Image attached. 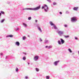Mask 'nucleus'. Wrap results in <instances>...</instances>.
<instances>
[{
    "label": "nucleus",
    "mask_w": 79,
    "mask_h": 79,
    "mask_svg": "<svg viewBox=\"0 0 79 79\" xmlns=\"http://www.w3.org/2000/svg\"><path fill=\"white\" fill-rule=\"evenodd\" d=\"M23 60H26V57H23Z\"/></svg>",
    "instance_id": "20"
},
{
    "label": "nucleus",
    "mask_w": 79,
    "mask_h": 79,
    "mask_svg": "<svg viewBox=\"0 0 79 79\" xmlns=\"http://www.w3.org/2000/svg\"><path fill=\"white\" fill-rule=\"evenodd\" d=\"M25 79H27L28 78V77H25Z\"/></svg>",
    "instance_id": "34"
},
{
    "label": "nucleus",
    "mask_w": 79,
    "mask_h": 79,
    "mask_svg": "<svg viewBox=\"0 0 79 79\" xmlns=\"http://www.w3.org/2000/svg\"><path fill=\"white\" fill-rule=\"evenodd\" d=\"M0 54H1V55H3V53H1Z\"/></svg>",
    "instance_id": "37"
},
{
    "label": "nucleus",
    "mask_w": 79,
    "mask_h": 79,
    "mask_svg": "<svg viewBox=\"0 0 79 79\" xmlns=\"http://www.w3.org/2000/svg\"><path fill=\"white\" fill-rule=\"evenodd\" d=\"M28 64H29V63H28Z\"/></svg>",
    "instance_id": "40"
},
{
    "label": "nucleus",
    "mask_w": 79,
    "mask_h": 79,
    "mask_svg": "<svg viewBox=\"0 0 79 79\" xmlns=\"http://www.w3.org/2000/svg\"><path fill=\"white\" fill-rule=\"evenodd\" d=\"M36 71L37 72H38L39 71V69L38 68H36Z\"/></svg>",
    "instance_id": "15"
},
{
    "label": "nucleus",
    "mask_w": 79,
    "mask_h": 79,
    "mask_svg": "<svg viewBox=\"0 0 79 79\" xmlns=\"http://www.w3.org/2000/svg\"><path fill=\"white\" fill-rule=\"evenodd\" d=\"M50 24H51V26H54V24L52 22H50Z\"/></svg>",
    "instance_id": "10"
},
{
    "label": "nucleus",
    "mask_w": 79,
    "mask_h": 79,
    "mask_svg": "<svg viewBox=\"0 0 79 79\" xmlns=\"http://www.w3.org/2000/svg\"><path fill=\"white\" fill-rule=\"evenodd\" d=\"M15 45H17V46H19L20 44H19V42L17 41L15 43Z\"/></svg>",
    "instance_id": "7"
},
{
    "label": "nucleus",
    "mask_w": 79,
    "mask_h": 79,
    "mask_svg": "<svg viewBox=\"0 0 79 79\" xmlns=\"http://www.w3.org/2000/svg\"><path fill=\"white\" fill-rule=\"evenodd\" d=\"M77 9H78V7H74L73 8V10H77Z\"/></svg>",
    "instance_id": "9"
},
{
    "label": "nucleus",
    "mask_w": 79,
    "mask_h": 79,
    "mask_svg": "<svg viewBox=\"0 0 79 79\" xmlns=\"http://www.w3.org/2000/svg\"><path fill=\"white\" fill-rule=\"evenodd\" d=\"M52 48V46H48V48Z\"/></svg>",
    "instance_id": "21"
},
{
    "label": "nucleus",
    "mask_w": 79,
    "mask_h": 79,
    "mask_svg": "<svg viewBox=\"0 0 79 79\" xmlns=\"http://www.w3.org/2000/svg\"><path fill=\"white\" fill-rule=\"evenodd\" d=\"M15 70H16V71L18 72V68H16Z\"/></svg>",
    "instance_id": "23"
},
{
    "label": "nucleus",
    "mask_w": 79,
    "mask_h": 79,
    "mask_svg": "<svg viewBox=\"0 0 79 79\" xmlns=\"http://www.w3.org/2000/svg\"><path fill=\"white\" fill-rule=\"evenodd\" d=\"M41 41H42V40H41V39L40 38Z\"/></svg>",
    "instance_id": "39"
},
{
    "label": "nucleus",
    "mask_w": 79,
    "mask_h": 79,
    "mask_svg": "<svg viewBox=\"0 0 79 79\" xmlns=\"http://www.w3.org/2000/svg\"><path fill=\"white\" fill-rule=\"evenodd\" d=\"M64 26L65 27H67V25H64Z\"/></svg>",
    "instance_id": "31"
},
{
    "label": "nucleus",
    "mask_w": 79,
    "mask_h": 79,
    "mask_svg": "<svg viewBox=\"0 0 79 79\" xmlns=\"http://www.w3.org/2000/svg\"><path fill=\"white\" fill-rule=\"evenodd\" d=\"M13 37V35H10L6 36V37Z\"/></svg>",
    "instance_id": "11"
},
{
    "label": "nucleus",
    "mask_w": 79,
    "mask_h": 79,
    "mask_svg": "<svg viewBox=\"0 0 79 79\" xmlns=\"http://www.w3.org/2000/svg\"><path fill=\"white\" fill-rule=\"evenodd\" d=\"M38 29L40 31V32H42V30H41V29H40V27H39L38 28Z\"/></svg>",
    "instance_id": "14"
},
{
    "label": "nucleus",
    "mask_w": 79,
    "mask_h": 79,
    "mask_svg": "<svg viewBox=\"0 0 79 79\" xmlns=\"http://www.w3.org/2000/svg\"><path fill=\"white\" fill-rule=\"evenodd\" d=\"M59 61H57L54 62V65H55V66H56V65H57V63H59Z\"/></svg>",
    "instance_id": "6"
},
{
    "label": "nucleus",
    "mask_w": 79,
    "mask_h": 79,
    "mask_svg": "<svg viewBox=\"0 0 79 79\" xmlns=\"http://www.w3.org/2000/svg\"><path fill=\"white\" fill-rule=\"evenodd\" d=\"M47 1H48L49 3H50L51 2V1L50 0H47Z\"/></svg>",
    "instance_id": "25"
},
{
    "label": "nucleus",
    "mask_w": 79,
    "mask_h": 79,
    "mask_svg": "<svg viewBox=\"0 0 79 79\" xmlns=\"http://www.w3.org/2000/svg\"><path fill=\"white\" fill-rule=\"evenodd\" d=\"M40 8V5L34 8H28L27 9V10H39Z\"/></svg>",
    "instance_id": "1"
},
{
    "label": "nucleus",
    "mask_w": 79,
    "mask_h": 79,
    "mask_svg": "<svg viewBox=\"0 0 79 79\" xmlns=\"http://www.w3.org/2000/svg\"><path fill=\"white\" fill-rule=\"evenodd\" d=\"M53 26H54V29H57V27H56V26H55V25H54Z\"/></svg>",
    "instance_id": "18"
},
{
    "label": "nucleus",
    "mask_w": 79,
    "mask_h": 79,
    "mask_svg": "<svg viewBox=\"0 0 79 79\" xmlns=\"http://www.w3.org/2000/svg\"><path fill=\"white\" fill-rule=\"evenodd\" d=\"M42 9H44V6H42Z\"/></svg>",
    "instance_id": "30"
},
{
    "label": "nucleus",
    "mask_w": 79,
    "mask_h": 79,
    "mask_svg": "<svg viewBox=\"0 0 79 79\" xmlns=\"http://www.w3.org/2000/svg\"><path fill=\"white\" fill-rule=\"evenodd\" d=\"M34 59L35 61H37V60L39 59V56H35Z\"/></svg>",
    "instance_id": "4"
},
{
    "label": "nucleus",
    "mask_w": 79,
    "mask_h": 79,
    "mask_svg": "<svg viewBox=\"0 0 79 79\" xmlns=\"http://www.w3.org/2000/svg\"><path fill=\"white\" fill-rule=\"evenodd\" d=\"M23 25H24V26H25V27H27V25H26V24L24 23H23Z\"/></svg>",
    "instance_id": "13"
},
{
    "label": "nucleus",
    "mask_w": 79,
    "mask_h": 79,
    "mask_svg": "<svg viewBox=\"0 0 79 79\" xmlns=\"http://www.w3.org/2000/svg\"><path fill=\"white\" fill-rule=\"evenodd\" d=\"M60 15H61V14H62V12H60Z\"/></svg>",
    "instance_id": "35"
},
{
    "label": "nucleus",
    "mask_w": 79,
    "mask_h": 79,
    "mask_svg": "<svg viewBox=\"0 0 79 79\" xmlns=\"http://www.w3.org/2000/svg\"><path fill=\"white\" fill-rule=\"evenodd\" d=\"M44 6H45V7H46V9L45 8L44 10L45 11H47V10H48V6H47V5H46V4H44Z\"/></svg>",
    "instance_id": "5"
},
{
    "label": "nucleus",
    "mask_w": 79,
    "mask_h": 79,
    "mask_svg": "<svg viewBox=\"0 0 79 79\" xmlns=\"http://www.w3.org/2000/svg\"><path fill=\"white\" fill-rule=\"evenodd\" d=\"M68 50H69V52H70V53H72V51H71V49L69 48Z\"/></svg>",
    "instance_id": "12"
},
{
    "label": "nucleus",
    "mask_w": 79,
    "mask_h": 79,
    "mask_svg": "<svg viewBox=\"0 0 79 79\" xmlns=\"http://www.w3.org/2000/svg\"><path fill=\"white\" fill-rule=\"evenodd\" d=\"M48 46H46L45 47V48H48Z\"/></svg>",
    "instance_id": "33"
},
{
    "label": "nucleus",
    "mask_w": 79,
    "mask_h": 79,
    "mask_svg": "<svg viewBox=\"0 0 79 79\" xmlns=\"http://www.w3.org/2000/svg\"><path fill=\"white\" fill-rule=\"evenodd\" d=\"M1 13L2 14H5V12L3 11H1Z\"/></svg>",
    "instance_id": "24"
},
{
    "label": "nucleus",
    "mask_w": 79,
    "mask_h": 79,
    "mask_svg": "<svg viewBox=\"0 0 79 79\" xmlns=\"http://www.w3.org/2000/svg\"><path fill=\"white\" fill-rule=\"evenodd\" d=\"M71 21L72 22H74L75 21H77V19H76V17H75L72 18Z\"/></svg>",
    "instance_id": "2"
},
{
    "label": "nucleus",
    "mask_w": 79,
    "mask_h": 79,
    "mask_svg": "<svg viewBox=\"0 0 79 79\" xmlns=\"http://www.w3.org/2000/svg\"><path fill=\"white\" fill-rule=\"evenodd\" d=\"M5 19H2V20L1 21V23H3V22H4V21H5Z\"/></svg>",
    "instance_id": "17"
},
{
    "label": "nucleus",
    "mask_w": 79,
    "mask_h": 79,
    "mask_svg": "<svg viewBox=\"0 0 79 79\" xmlns=\"http://www.w3.org/2000/svg\"><path fill=\"white\" fill-rule=\"evenodd\" d=\"M53 5H56V2H53Z\"/></svg>",
    "instance_id": "26"
},
{
    "label": "nucleus",
    "mask_w": 79,
    "mask_h": 79,
    "mask_svg": "<svg viewBox=\"0 0 79 79\" xmlns=\"http://www.w3.org/2000/svg\"><path fill=\"white\" fill-rule=\"evenodd\" d=\"M28 19L29 20H30V19H31V17H29L28 18Z\"/></svg>",
    "instance_id": "27"
},
{
    "label": "nucleus",
    "mask_w": 79,
    "mask_h": 79,
    "mask_svg": "<svg viewBox=\"0 0 79 79\" xmlns=\"http://www.w3.org/2000/svg\"><path fill=\"white\" fill-rule=\"evenodd\" d=\"M25 39H26V37L24 36L23 37V40H25Z\"/></svg>",
    "instance_id": "28"
},
{
    "label": "nucleus",
    "mask_w": 79,
    "mask_h": 79,
    "mask_svg": "<svg viewBox=\"0 0 79 79\" xmlns=\"http://www.w3.org/2000/svg\"><path fill=\"white\" fill-rule=\"evenodd\" d=\"M61 42H62V44H64V41L63 40V39H60Z\"/></svg>",
    "instance_id": "8"
},
{
    "label": "nucleus",
    "mask_w": 79,
    "mask_h": 79,
    "mask_svg": "<svg viewBox=\"0 0 79 79\" xmlns=\"http://www.w3.org/2000/svg\"><path fill=\"white\" fill-rule=\"evenodd\" d=\"M46 78L47 79H49V78H50V77L49 76H47L46 77Z\"/></svg>",
    "instance_id": "19"
},
{
    "label": "nucleus",
    "mask_w": 79,
    "mask_h": 79,
    "mask_svg": "<svg viewBox=\"0 0 79 79\" xmlns=\"http://www.w3.org/2000/svg\"><path fill=\"white\" fill-rule=\"evenodd\" d=\"M35 22H36V23H37V20H35Z\"/></svg>",
    "instance_id": "36"
},
{
    "label": "nucleus",
    "mask_w": 79,
    "mask_h": 79,
    "mask_svg": "<svg viewBox=\"0 0 79 79\" xmlns=\"http://www.w3.org/2000/svg\"><path fill=\"white\" fill-rule=\"evenodd\" d=\"M58 43L59 44H61V42H60V41H58Z\"/></svg>",
    "instance_id": "22"
},
{
    "label": "nucleus",
    "mask_w": 79,
    "mask_h": 79,
    "mask_svg": "<svg viewBox=\"0 0 79 79\" xmlns=\"http://www.w3.org/2000/svg\"><path fill=\"white\" fill-rule=\"evenodd\" d=\"M47 42H48V40H45V43H47Z\"/></svg>",
    "instance_id": "29"
},
{
    "label": "nucleus",
    "mask_w": 79,
    "mask_h": 79,
    "mask_svg": "<svg viewBox=\"0 0 79 79\" xmlns=\"http://www.w3.org/2000/svg\"><path fill=\"white\" fill-rule=\"evenodd\" d=\"M75 39H76V40H77V37H75Z\"/></svg>",
    "instance_id": "32"
},
{
    "label": "nucleus",
    "mask_w": 79,
    "mask_h": 79,
    "mask_svg": "<svg viewBox=\"0 0 79 79\" xmlns=\"http://www.w3.org/2000/svg\"><path fill=\"white\" fill-rule=\"evenodd\" d=\"M57 33L59 34H60V35H61V34H63V32L61 31H58Z\"/></svg>",
    "instance_id": "3"
},
{
    "label": "nucleus",
    "mask_w": 79,
    "mask_h": 79,
    "mask_svg": "<svg viewBox=\"0 0 79 79\" xmlns=\"http://www.w3.org/2000/svg\"><path fill=\"white\" fill-rule=\"evenodd\" d=\"M2 15V14L1 13H0V16Z\"/></svg>",
    "instance_id": "38"
},
{
    "label": "nucleus",
    "mask_w": 79,
    "mask_h": 79,
    "mask_svg": "<svg viewBox=\"0 0 79 79\" xmlns=\"http://www.w3.org/2000/svg\"><path fill=\"white\" fill-rule=\"evenodd\" d=\"M69 35H67V36H66V35H64V37L65 38H68V37H69Z\"/></svg>",
    "instance_id": "16"
}]
</instances>
